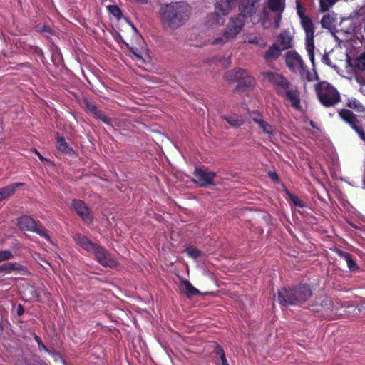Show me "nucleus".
Instances as JSON below:
<instances>
[{
  "label": "nucleus",
  "mask_w": 365,
  "mask_h": 365,
  "mask_svg": "<svg viewBox=\"0 0 365 365\" xmlns=\"http://www.w3.org/2000/svg\"><path fill=\"white\" fill-rule=\"evenodd\" d=\"M339 0H319L320 9L325 12L329 9Z\"/></svg>",
  "instance_id": "obj_30"
},
{
  "label": "nucleus",
  "mask_w": 365,
  "mask_h": 365,
  "mask_svg": "<svg viewBox=\"0 0 365 365\" xmlns=\"http://www.w3.org/2000/svg\"><path fill=\"white\" fill-rule=\"evenodd\" d=\"M222 118L232 127H240L245 122V118L241 115L235 113H230L229 115H223Z\"/></svg>",
  "instance_id": "obj_23"
},
{
  "label": "nucleus",
  "mask_w": 365,
  "mask_h": 365,
  "mask_svg": "<svg viewBox=\"0 0 365 365\" xmlns=\"http://www.w3.org/2000/svg\"><path fill=\"white\" fill-rule=\"evenodd\" d=\"M320 103L325 107L336 105L341 100L338 91L327 82H321L315 87Z\"/></svg>",
  "instance_id": "obj_4"
},
{
  "label": "nucleus",
  "mask_w": 365,
  "mask_h": 365,
  "mask_svg": "<svg viewBox=\"0 0 365 365\" xmlns=\"http://www.w3.org/2000/svg\"><path fill=\"white\" fill-rule=\"evenodd\" d=\"M215 353L219 356L222 365H229L225 351L222 346L217 345L215 349Z\"/></svg>",
  "instance_id": "obj_31"
},
{
  "label": "nucleus",
  "mask_w": 365,
  "mask_h": 365,
  "mask_svg": "<svg viewBox=\"0 0 365 365\" xmlns=\"http://www.w3.org/2000/svg\"><path fill=\"white\" fill-rule=\"evenodd\" d=\"M86 108L89 110L93 115H94L96 111L98 110V108L92 103H89L87 101L86 103Z\"/></svg>",
  "instance_id": "obj_42"
},
{
  "label": "nucleus",
  "mask_w": 365,
  "mask_h": 365,
  "mask_svg": "<svg viewBox=\"0 0 365 365\" xmlns=\"http://www.w3.org/2000/svg\"><path fill=\"white\" fill-rule=\"evenodd\" d=\"M31 295H32V297L33 298H35L37 300H38L40 296L37 292V290L36 289H33L32 292H31Z\"/></svg>",
  "instance_id": "obj_48"
},
{
  "label": "nucleus",
  "mask_w": 365,
  "mask_h": 365,
  "mask_svg": "<svg viewBox=\"0 0 365 365\" xmlns=\"http://www.w3.org/2000/svg\"><path fill=\"white\" fill-rule=\"evenodd\" d=\"M252 7H253V2L252 3L251 7L249 8V10L252 11Z\"/></svg>",
  "instance_id": "obj_53"
},
{
  "label": "nucleus",
  "mask_w": 365,
  "mask_h": 365,
  "mask_svg": "<svg viewBox=\"0 0 365 365\" xmlns=\"http://www.w3.org/2000/svg\"><path fill=\"white\" fill-rule=\"evenodd\" d=\"M296 9L301 25L306 34V50L310 61L314 64V29L312 21L305 14L304 9L299 0H296Z\"/></svg>",
  "instance_id": "obj_3"
},
{
  "label": "nucleus",
  "mask_w": 365,
  "mask_h": 365,
  "mask_svg": "<svg viewBox=\"0 0 365 365\" xmlns=\"http://www.w3.org/2000/svg\"><path fill=\"white\" fill-rule=\"evenodd\" d=\"M359 61L362 62V65H363V68H365V58H360L359 59Z\"/></svg>",
  "instance_id": "obj_52"
},
{
  "label": "nucleus",
  "mask_w": 365,
  "mask_h": 365,
  "mask_svg": "<svg viewBox=\"0 0 365 365\" xmlns=\"http://www.w3.org/2000/svg\"><path fill=\"white\" fill-rule=\"evenodd\" d=\"M336 253L338 254V255L342 258L343 259L345 260V262H346L349 259H351L352 257L351 255L349 252H344L342 250H338Z\"/></svg>",
  "instance_id": "obj_41"
},
{
  "label": "nucleus",
  "mask_w": 365,
  "mask_h": 365,
  "mask_svg": "<svg viewBox=\"0 0 365 365\" xmlns=\"http://www.w3.org/2000/svg\"><path fill=\"white\" fill-rule=\"evenodd\" d=\"M18 225L22 230L34 232L44 237L47 241L53 243L50 236L47 234L45 228L38 225L33 218L29 216H22L18 220Z\"/></svg>",
  "instance_id": "obj_6"
},
{
  "label": "nucleus",
  "mask_w": 365,
  "mask_h": 365,
  "mask_svg": "<svg viewBox=\"0 0 365 365\" xmlns=\"http://www.w3.org/2000/svg\"><path fill=\"white\" fill-rule=\"evenodd\" d=\"M224 61H225V63H226V66L230 64V58L229 57L224 58Z\"/></svg>",
  "instance_id": "obj_51"
},
{
  "label": "nucleus",
  "mask_w": 365,
  "mask_h": 365,
  "mask_svg": "<svg viewBox=\"0 0 365 365\" xmlns=\"http://www.w3.org/2000/svg\"><path fill=\"white\" fill-rule=\"evenodd\" d=\"M361 230H362L363 231H364V232H365V227H364L363 228H361Z\"/></svg>",
  "instance_id": "obj_56"
},
{
  "label": "nucleus",
  "mask_w": 365,
  "mask_h": 365,
  "mask_svg": "<svg viewBox=\"0 0 365 365\" xmlns=\"http://www.w3.org/2000/svg\"><path fill=\"white\" fill-rule=\"evenodd\" d=\"M332 23V18L329 15H324L321 20V24L324 28L330 29Z\"/></svg>",
  "instance_id": "obj_37"
},
{
  "label": "nucleus",
  "mask_w": 365,
  "mask_h": 365,
  "mask_svg": "<svg viewBox=\"0 0 365 365\" xmlns=\"http://www.w3.org/2000/svg\"><path fill=\"white\" fill-rule=\"evenodd\" d=\"M250 118L252 122L258 125V127L262 130V133L267 135L269 139L273 136L274 133V126L268 122L265 121L261 113L259 112H252L250 115Z\"/></svg>",
  "instance_id": "obj_12"
},
{
  "label": "nucleus",
  "mask_w": 365,
  "mask_h": 365,
  "mask_svg": "<svg viewBox=\"0 0 365 365\" xmlns=\"http://www.w3.org/2000/svg\"><path fill=\"white\" fill-rule=\"evenodd\" d=\"M322 62L324 64H327V65H330L331 64V60L329 57V55L327 53H325L322 56Z\"/></svg>",
  "instance_id": "obj_44"
},
{
  "label": "nucleus",
  "mask_w": 365,
  "mask_h": 365,
  "mask_svg": "<svg viewBox=\"0 0 365 365\" xmlns=\"http://www.w3.org/2000/svg\"><path fill=\"white\" fill-rule=\"evenodd\" d=\"M281 96L285 97L286 99H287L291 103L292 107L296 110L301 111L302 110L300 98V92L297 88H293V86H292Z\"/></svg>",
  "instance_id": "obj_16"
},
{
  "label": "nucleus",
  "mask_w": 365,
  "mask_h": 365,
  "mask_svg": "<svg viewBox=\"0 0 365 365\" xmlns=\"http://www.w3.org/2000/svg\"><path fill=\"white\" fill-rule=\"evenodd\" d=\"M207 24L211 26H221L224 24V19L218 12L210 13L207 16Z\"/></svg>",
  "instance_id": "obj_24"
},
{
  "label": "nucleus",
  "mask_w": 365,
  "mask_h": 365,
  "mask_svg": "<svg viewBox=\"0 0 365 365\" xmlns=\"http://www.w3.org/2000/svg\"><path fill=\"white\" fill-rule=\"evenodd\" d=\"M248 43H252V44H258L259 43V39L256 36H252L249 37L247 39Z\"/></svg>",
  "instance_id": "obj_47"
},
{
  "label": "nucleus",
  "mask_w": 365,
  "mask_h": 365,
  "mask_svg": "<svg viewBox=\"0 0 365 365\" xmlns=\"http://www.w3.org/2000/svg\"><path fill=\"white\" fill-rule=\"evenodd\" d=\"M286 0H267V8L277 15L274 27L279 28L281 21L282 14L285 9Z\"/></svg>",
  "instance_id": "obj_14"
},
{
  "label": "nucleus",
  "mask_w": 365,
  "mask_h": 365,
  "mask_svg": "<svg viewBox=\"0 0 365 365\" xmlns=\"http://www.w3.org/2000/svg\"><path fill=\"white\" fill-rule=\"evenodd\" d=\"M24 308L23 305L19 304L16 308V314L18 316H21L24 314Z\"/></svg>",
  "instance_id": "obj_46"
},
{
  "label": "nucleus",
  "mask_w": 365,
  "mask_h": 365,
  "mask_svg": "<svg viewBox=\"0 0 365 365\" xmlns=\"http://www.w3.org/2000/svg\"><path fill=\"white\" fill-rule=\"evenodd\" d=\"M287 66L292 72L303 76L304 74V63L302 57L294 51H289L285 55Z\"/></svg>",
  "instance_id": "obj_9"
},
{
  "label": "nucleus",
  "mask_w": 365,
  "mask_h": 365,
  "mask_svg": "<svg viewBox=\"0 0 365 365\" xmlns=\"http://www.w3.org/2000/svg\"><path fill=\"white\" fill-rule=\"evenodd\" d=\"M310 125L313 127V128H315L314 125V123L312 121L310 122Z\"/></svg>",
  "instance_id": "obj_54"
},
{
  "label": "nucleus",
  "mask_w": 365,
  "mask_h": 365,
  "mask_svg": "<svg viewBox=\"0 0 365 365\" xmlns=\"http://www.w3.org/2000/svg\"><path fill=\"white\" fill-rule=\"evenodd\" d=\"M56 148L59 151L66 154L70 155L73 153V149L66 142L65 138L58 135L56 137Z\"/></svg>",
  "instance_id": "obj_26"
},
{
  "label": "nucleus",
  "mask_w": 365,
  "mask_h": 365,
  "mask_svg": "<svg viewBox=\"0 0 365 365\" xmlns=\"http://www.w3.org/2000/svg\"><path fill=\"white\" fill-rule=\"evenodd\" d=\"M286 194L288 196V200L292 205H294L296 207H306V204L301 200L297 196L291 193L289 190H286Z\"/></svg>",
  "instance_id": "obj_28"
},
{
  "label": "nucleus",
  "mask_w": 365,
  "mask_h": 365,
  "mask_svg": "<svg viewBox=\"0 0 365 365\" xmlns=\"http://www.w3.org/2000/svg\"><path fill=\"white\" fill-rule=\"evenodd\" d=\"M159 14L163 28L174 31L182 27L188 21L191 9L184 1L171 2L162 6Z\"/></svg>",
  "instance_id": "obj_1"
},
{
  "label": "nucleus",
  "mask_w": 365,
  "mask_h": 365,
  "mask_svg": "<svg viewBox=\"0 0 365 365\" xmlns=\"http://www.w3.org/2000/svg\"><path fill=\"white\" fill-rule=\"evenodd\" d=\"M73 240L77 245L81 247L82 249L91 253L93 249L96 247V243L91 242L87 237L81 234H76L73 236Z\"/></svg>",
  "instance_id": "obj_18"
},
{
  "label": "nucleus",
  "mask_w": 365,
  "mask_h": 365,
  "mask_svg": "<svg viewBox=\"0 0 365 365\" xmlns=\"http://www.w3.org/2000/svg\"><path fill=\"white\" fill-rule=\"evenodd\" d=\"M232 40V39L225 31H223L221 36H217L213 39H209L208 43L212 46L222 47Z\"/></svg>",
  "instance_id": "obj_27"
},
{
  "label": "nucleus",
  "mask_w": 365,
  "mask_h": 365,
  "mask_svg": "<svg viewBox=\"0 0 365 365\" xmlns=\"http://www.w3.org/2000/svg\"><path fill=\"white\" fill-rule=\"evenodd\" d=\"M194 181L201 187H207L212 185L213 180L216 176L215 173L205 170L200 168H196L193 173Z\"/></svg>",
  "instance_id": "obj_11"
},
{
  "label": "nucleus",
  "mask_w": 365,
  "mask_h": 365,
  "mask_svg": "<svg viewBox=\"0 0 365 365\" xmlns=\"http://www.w3.org/2000/svg\"><path fill=\"white\" fill-rule=\"evenodd\" d=\"M13 271H16L22 275H27L29 274L26 267L17 262H7L0 265V272H4L5 273L9 274Z\"/></svg>",
  "instance_id": "obj_17"
},
{
  "label": "nucleus",
  "mask_w": 365,
  "mask_h": 365,
  "mask_svg": "<svg viewBox=\"0 0 365 365\" xmlns=\"http://www.w3.org/2000/svg\"><path fill=\"white\" fill-rule=\"evenodd\" d=\"M292 37L288 31H282L275 42L283 50L292 47Z\"/></svg>",
  "instance_id": "obj_21"
},
{
  "label": "nucleus",
  "mask_w": 365,
  "mask_h": 365,
  "mask_svg": "<svg viewBox=\"0 0 365 365\" xmlns=\"http://www.w3.org/2000/svg\"><path fill=\"white\" fill-rule=\"evenodd\" d=\"M93 254L99 264L102 266L113 268L117 266L118 263L115 259L104 247L96 245L92 251Z\"/></svg>",
  "instance_id": "obj_10"
},
{
  "label": "nucleus",
  "mask_w": 365,
  "mask_h": 365,
  "mask_svg": "<svg viewBox=\"0 0 365 365\" xmlns=\"http://www.w3.org/2000/svg\"><path fill=\"white\" fill-rule=\"evenodd\" d=\"M14 258V255L11 251L8 250H0V263L4 261H8Z\"/></svg>",
  "instance_id": "obj_33"
},
{
  "label": "nucleus",
  "mask_w": 365,
  "mask_h": 365,
  "mask_svg": "<svg viewBox=\"0 0 365 365\" xmlns=\"http://www.w3.org/2000/svg\"><path fill=\"white\" fill-rule=\"evenodd\" d=\"M352 227H353L354 228H356V229H359V227H357V226H356V225H352Z\"/></svg>",
  "instance_id": "obj_55"
},
{
  "label": "nucleus",
  "mask_w": 365,
  "mask_h": 365,
  "mask_svg": "<svg viewBox=\"0 0 365 365\" xmlns=\"http://www.w3.org/2000/svg\"><path fill=\"white\" fill-rule=\"evenodd\" d=\"M311 63L312 62L311 61ZM312 64L313 66L314 72L311 73L309 71H306V66H304V74L303 76H302V78H305L308 81H314V80L317 79V74L314 69L315 64Z\"/></svg>",
  "instance_id": "obj_34"
},
{
  "label": "nucleus",
  "mask_w": 365,
  "mask_h": 365,
  "mask_svg": "<svg viewBox=\"0 0 365 365\" xmlns=\"http://www.w3.org/2000/svg\"><path fill=\"white\" fill-rule=\"evenodd\" d=\"M340 117L347 123H349L351 128L359 134L361 140L365 142V133L361 128L358 127L356 124V117L352 111L350 110L344 109L339 113Z\"/></svg>",
  "instance_id": "obj_15"
},
{
  "label": "nucleus",
  "mask_w": 365,
  "mask_h": 365,
  "mask_svg": "<svg viewBox=\"0 0 365 365\" xmlns=\"http://www.w3.org/2000/svg\"><path fill=\"white\" fill-rule=\"evenodd\" d=\"M72 209L76 213L81 217V218L86 223H90L93 220L89 207L86 203L81 200H73L71 204Z\"/></svg>",
  "instance_id": "obj_13"
},
{
  "label": "nucleus",
  "mask_w": 365,
  "mask_h": 365,
  "mask_svg": "<svg viewBox=\"0 0 365 365\" xmlns=\"http://www.w3.org/2000/svg\"><path fill=\"white\" fill-rule=\"evenodd\" d=\"M348 106L351 108L356 109L359 112H361L365 110L364 106L355 98H351L349 100Z\"/></svg>",
  "instance_id": "obj_29"
},
{
  "label": "nucleus",
  "mask_w": 365,
  "mask_h": 365,
  "mask_svg": "<svg viewBox=\"0 0 365 365\" xmlns=\"http://www.w3.org/2000/svg\"><path fill=\"white\" fill-rule=\"evenodd\" d=\"M127 48L129 50V51L133 53L136 58L138 59H142V57L139 53H138V50L134 48L133 47L130 46L129 44L125 43Z\"/></svg>",
  "instance_id": "obj_43"
},
{
  "label": "nucleus",
  "mask_w": 365,
  "mask_h": 365,
  "mask_svg": "<svg viewBox=\"0 0 365 365\" xmlns=\"http://www.w3.org/2000/svg\"><path fill=\"white\" fill-rule=\"evenodd\" d=\"M47 353L53 359V360L56 362L62 363L63 364H65V361L63 359L61 355L55 351H51L48 349V351Z\"/></svg>",
  "instance_id": "obj_38"
},
{
  "label": "nucleus",
  "mask_w": 365,
  "mask_h": 365,
  "mask_svg": "<svg viewBox=\"0 0 365 365\" xmlns=\"http://www.w3.org/2000/svg\"><path fill=\"white\" fill-rule=\"evenodd\" d=\"M269 178L272 180H273L276 182H279V178L277 174L275 172H269Z\"/></svg>",
  "instance_id": "obj_45"
},
{
  "label": "nucleus",
  "mask_w": 365,
  "mask_h": 365,
  "mask_svg": "<svg viewBox=\"0 0 365 365\" xmlns=\"http://www.w3.org/2000/svg\"><path fill=\"white\" fill-rule=\"evenodd\" d=\"M225 78L230 83H237L239 89L251 87L255 83L253 77L246 70L240 68L227 71Z\"/></svg>",
  "instance_id": "obj_5"
},
{
  "label": "nucleus",
  "mask_w": 365,
  "mask_h": 365,
  "mask_svg": "<svg viewBox=\"0 0 365 365\" xmlns=\"http://www.w3.org/2000/svg\"><path fill=\"white\" fill-rule=\"evenodd\" d=\"M96 118L101 120L105 123L110 124L111 120L107 115H106L101 110H98L93 115Z\"/></svg>",
  "instance_id": "obj_36"
},
{
  "label": "nucleus",
  "mask_w": 365,
  "mask_h": 365,
  "mask_svg": "<svg viewBox=\"0 0 365 365\" xmlns=\"http://www.w3.org/2000/svg\"><path fill=\"white\" fill-rule=\"evenodd\" d=\"M107 9L116 18L120 19L121 17V10L117 5H109Z\"/></svg>",
  "instance_id": "obj_35"
},
{
  "label": "nucleus",
  "mask_w": 365,
  "mask_h": 365,
  "mask_svg": "<svg viewBox=\"0 0 365 365\" xmlns=\"http://www.w3.org/2000/svg\"><path fill=\"white\" fill-rule=\"evenodd\" d=\"M180 284L179 287L182 293L185 294L187 297L200 294V291L194 287L189 280L183 278H180Z\"/></svg>",
  "instance_id": "obj_19"
},
{
  "label": "nucleus",
  "mask_w": 365,
  "mask_h": 365,
  "mask_svg": "<svg viewBox=\"0 0 365 365\" xmlns=\"http://www.w3.org/2000/svg\"><path fill=\"white\" fill-rule=\"evenodd\" d=\"M185 252L189 257L195 259L198 258L201 255V251L200 250L192 246L187 247L185 249Z\"/></svg>",
  "instance_id": "obj_32"
},
{
  "label": "nucleus",
  "mask_w": 365,
  "mask_h": 365,
  "mask_svg": "<svg viewBox=\"0 0 365 365\" xmlns=\"http://www.w3.org/2000/svg\"><path fill=\"white\" fill-rule=\"evenodd\" d=\"M312 294L309 285L299 284L294 289L283 288L279 290L277 300L284 306L300 304L306 302Z\"/></svg>",
  "instance_id": "obj_2"
},
{
  "label": "nucleus",
  "mask_w": 365,
  "mask_h": 365,
  "mask_svg": "<svg viewBox=\"0 0 365 365\" xmlns=\"http://www.w3.org/2000/svg\"><path fill=\"white\" fill-rule=\"evenodd\" d=\"M346 265H347L349 269L351 272H355L356 270H357L359 269V267L356 264V263L355 262V261L354 260L353 257H351L346 262Z\"/></svg>",
  "instance_id": "obj_40"
},
{
  "label": "nucleus",
  "mask_w": 365,
  "mask_h": 365,
  "mask_svg": "<svg viewBox=\"0 0 365 365\" xmlns=\"http://www.w3.org/2000/svg\"><path fill=\"white\" fill-rule=\"evenodd\" d=\"M246 16L240 13L230 17L224 31L233 40L245 26Z\"/></svg>",
  "instance_id": "obj_8"
},
{
  "label": "nucleus",
  "mask_w": 365,
  "mask_h": 365,
  "mask_svg": "<svg viewBox=\"0 0 365 365\" xmlns=\"http://www.w3.org/2000/svg\"><path fill=\"white\" fill-rule=\"evenodd\" d=\"M263 76L274 86L279 96L283 95L291 86V83L282 74L268 71L263 73Z\"/></svg>",
  "instance_id": "obj_7"
},
{
  "label": "nucleus",
  "mask_w": 365,
  "mask_h": 365,
  "mask_svg": "<svg viewBox=\"0 0 365 365\" xmlns=\"http://www.w3.org/2000/svg\"><path fill=\"white\" fill-rule=\"evenodd\" d=\"M21 185H23V183H14L0 189V201L7 198L14 193L16 190Z\"/></svg>",
  "instance_id": "obj_25"
},
{
  "label": "nucleus",
  "mask_w": 365,
  "mask_h": 365,
  "mask_svg": "<svg viewBox=\"0 0 365 365\" xmlns=\"http://www.w3.org/2000/svg\"><path fill=\"white\" fill-rule=\"evenodd\" d=\"M282 51L284 50L282 49L277 43H274L264 54V58L267 62L276 60L280 56Z\"/></svg>",
  "instance_id": "obj_22"
},
{
  "label": "nucleus",
  "mask_w": 365,
  "mask_h": 365,
  "mask_svg": "<svg viewBox=\"0 0 365 365\" xmlns=\"http://www.w3.org/2000/svg\"><path fill=\"white\" fill-rule=\"evenodd\" d=\"M131 2H135L139 4H145L148 3V0H129Z\"/></svg>",
  "instance_id": "obj_49"
},
{
  "label": "nucleus",
  "mask_w": 365,
  "mask_h": 365,
  "mask_svg": "<svg viewBox=\"0 0 365 365\" xmlns=\"http://www.w3.org/2000/svg\"><path fill=\"white\" fill-rule=\"evenodd\" d=\"M36 153L37 154V155L38 156V158L42 160L43 161L45 160V158L40 154L39 152L36 151Z\"/></svg>",
  "instance_id": "obj_50"
},
{
  "label": "nucleus",
  "mask_w": 365,
  "mask_h": 365,
  "mask_svg": "<svg viewBox=\"0 0 365 365\" xmlns=\"http://www.w3.org/2000/svg\"><path fill=\"white\" fill-rule=\"evenodd\" d=\"M34 339L38 344V349L40 351H48V349L44 345L41 337L36 334H34Z\"/></svg>",
  "instance_id": "obj_39"
},
{
  "label": "nucleus",
  "mask_w": 365,
  "mask_h": 365,
  "mask_svg": "<svg viewBox=\"0 0 365 365\" xmlns=\"http://www.w3.org/2000/svg\"><path fill=\"white\" fill-rule=\"evenodd\" d=\"M233 0H219L215 4V11L221 16H227L231 11Z\"/></svg>",
  "instance_id": "obj_20"
}]
</instances>
